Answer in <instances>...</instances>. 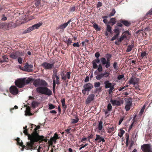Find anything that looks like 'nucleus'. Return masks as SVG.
I'll return each mask as SVG.
<instances>
[{
	"instance_id": "nucleus-1",
	"label": "nucleus",
	"mask_w": 152,
	"mask_h": 152,
	"mask_svg": "<svg viewBox=\"0 0 152 152\" xmlns=\"http://www.w3.org/2000/svg\"><path fill=\"white\" fill-rule=\"evenodd\" d=\"M23 133L28 137V139L30 140L29 141L27 142V147L29 149H35L37 148L36 146L35 143L36 142L35 140L34 137L32 136L33 135V132L31 134H29L28 133L27 129L24 130Z\"/></svg>"
},
{
	"instance_id": "nucleus-2",
	"label": "nucleus",
	"mask_w": 152,
	"mask_h": 152,
	"mask_svg": "<svg viewBox=\"0 0 152 152\" xmlns=\"http://www.w3.org/2000/svg\"><path fill=\"white\" fill-rule=\"evenodd\" d=\"M31 131H33V135L32 136L34 137L35 140L36 142L39 140H41L44 136L43 135L40 136L39 134V131L37 130L40 128V126L39 125L36 126V125L33 124L31 125Z\"/></svg>"
},
{
	"instance_id": "nucleus-3",
	"label": "nucleus",
	"mask_w": 152,
	"mask_h": 152,
	"mask_svg": "<svg viewBox=\"0 0 152 152\" xmlns=\"http://www.w3.org/2000/svg\"><path fill=\"white\" fill-rule=\"evenodd\" d=\"M106 55V58L102 57L100 58L101 63L103 65H105V67L106 69L109 68V69H110V68L109 67L111 65L110 60L112 57V55L109 53H107Z\"/></svg>"
},
{
	"instance_id": "nucleus-4",
	"label": "nucleus",
	"mask_w": 152,
	"mask_h": 152,
	"mask_svg": "<svg viewBox=\"0 0 152 152\" xmlns=\"http://www.w3.org/2000/svg\"><path fill=\"white\" fill-rule=\"evenodd\" d=\"M37 92L42 94L50 96L52 94V91L46 87H38L36 89Z\"/></svg>"
},
{
	"instance_id": "nucleus-5",
	"label": "nucleus",
	"mask_w": 152,
	"mask_h": 152,
	"mask_svg": "<svg viewBox=\"0 0 152 152\" xmlns=\"http://www.w3.org/2000/svg\"><path fill=\"white\" fill-rule=\"evenodd\" d=\"M93 87V85L90 83H87L84 84L83 86L84 89L82 91V93L83 95H85L86 94V92L90 91Z\"/></svg>"
},
{
	"instance_id": "nucleus-6",
	"label": "nucleus",
	"mask_w": 152,
	"mask_h": 152,
	"mask_svg": "<svg viewBox=\"0 0 152 152\" xmlns=\"http://www.w3.org/2000/svg\"><path fill=\"white\" fill-rule=\"evenodd\" d=\"M95 56L96 58L92 61V63L93 68L94 69H96L98 67V65L97 63L99 64L100 62V59L99 58L100 54L98 52H96L95 53Z\"/></svg>"
},
{
	"instance_id": "nucleus-7",
	"label": "nucleus",
	"mask_w": 152,
	"mask_h": 152,
	"mask_svg": "<svg viewBox=\"0 0 152 152\" xmlns=\"http://www.w3.org/2000/svg\"><path fill=\"white\" fill-rule=\"evenodd\" d=\"M41 66L46 70H51L54 67V63L50 64L46 62L42 63Z\"/></svg>"
},
{
	"instance_id": "nucleus-8",
	"label": "nucleus",
	"mask_w": 152,
	"mask_h": 152,
	"mask_svg": "<svg viewBox=\"0 0 152 152\" xmlns=\"http://www.w3.org/2000/svg\"><path fill=\"white\" fill-rule=\"evenodd\" d=\"M25 81L23 78L19 79L15 81V85L18 87L21 88L25 86Z\"/></svg>"
},
{
	"instance_id": "nucleus-9",
	"label": "nucleus",
	"mask_w": 152,
	"mask_h": 152,
	"mask_svg": "<svg viewBox=\"0 0 152 152\" xmlns=\"http://www.w3.org/2000/svg\"><path fill=\"white\" fill-rule=\"evenodd\" d=\"M22 54L21 52L20 51H16L12 53L10 55V57L13 59H16L18 57L22 56Z\"/></svg>"
},
{
	"instance_id": "nucleus-10",
	"label": "nucleus",
	"mask_w": 152,
	"mask_h": 152,
	"mask_svg": "<svg viewBox=\"0 0 152 152\" xmlns=\"http://www.w3.org/2000/svg\"><path fill=\"white\" fill-rule=\"evenodd\" d=\"M33 65L29 64L28 63L26 62L24 66V71L29 72H32L33 71Z\"/></svg>"
},
{
	"instance_id": "nucleus-11",
	"label": "nucleus",
	"mask_w": 152,
	"mask_h": 152,
	"mask_svg": "<svg viewBox=\"0 0 152 152\" xmlns=\"http://www.w3.org/2000/svg\"><path fill=\"white\" fill-rule=\"evenodd\" d=\"M141 149L144 152H151V147L149 144H143L141 146Z\"/></svg>"
},
{
	"instance_id": "nucleus-12",
	"label": "nucleus",
	"mask_w": 152,
	"mask_h": 152,
	"mask_svg": "<svg viewBox=\"0 0 152 152\" xmlns=\"http://www.w3.org/2000/svg\"><path fill=\"white\" fill-rule=\"evenodd\" d=\"M56 80L55 78V77H52V79L53 80V91L54 92L55 91V88L56 87V84L59 85L60 84V83L59 80V76L57 77H56Z\"/></svg>"
},
{
	"instance_id": "nucleus-13",
	"label": "nucleus",
	"mask_w": 152,
	"mask_h": 152,
	"mask_svg": "<svg viewBox=\"0 0 152 152\" xmlns=\"http://www.w3.org/2000/svg\"><path fill=\"white\" fill-rule=\"evenodd\" d=\"M71 20H69L66 23H64L63 24L58 26L56 28V30L61 29L64 30V29L71 22Z\"/></svg>"
},
{
	"instance_id": "nucleus-14",
	"label": "nucleus",
	"mask_w": 152,
	"mask_h": 152,
	"mask_svg": "<svg viewBox=\"0 0 152 152\" xmlns=\"http://www.w3.org/2000/svg\"><path fill=\"white\" fill-rule=\"evenodd\" d=\"M10 92L13 95H16L19 92L18 89L15 86H11L10 88Z\"/></svg>"
},
{
	"instance_id": "nucleus-15",
	"label": "nucleus",
	"mask_w": 152,
	"mask_h": 152,
	"mask_svg": "<svg viewBox=\"0 0 152 152\" xmlns=\"http://www.w3.org/2000/svg\"><path fill=\"white\" fill-rule=\"evenodd\" d=\"M139 80V79L136 77H132L129 80V82L130 84L135 85L138 83Z\"/></svg>"
},
{
	"instance_id": "nucleus-16",
	"label": "nucleus",
	"mask_w": 152,
	"mask_h": 152,
	"mask_svg": "<svg viewBox=\"0 0 152 152\" xmlns=\"http://www.w3.org/2000/svg\"><path fill=\"white\" fill-rule=\"evenodd\" d=\"M94 94H90L86 101V104H87L90 103L91 102L94 100Z\"/></svg>"
},
{
	"instance_id": "nucleus-17",
	"label": "nucleus",
	"mask_w": 152,
	"mask_h": 152,
	"mask_svg": "<svg viewBox=\"0 0 152 152\" xmlns=\"http://www.w3.org/2000/svg\"><path fill=\"white\" fill-rule=\"evenodd\" d=\"M16 140L17 141V144L19 145H20L22 146L23 148H25L26 149H27V150H32V149H29L28 147H27V145L26 146L25 145H23V143L22 141H21L20 142V140L19 138L17 137V139H16Z\"/></svg>"
},
{
	"instance_id": "nucleus-18",
	"label": "nucleus",
	"mask_w": 152,
	"mask_h": 152,
	"mask_svg": "<svg viewBox=\"0 0 152 152\" xmlns=\"http://www.w3.org/2000/svg\"><path fill=\"white\" fill-rule=\"evenodd\" d=\"M71 72H66V75H65L63 73L61 74V77L62 80H66V78L69 79H70V75Z\"/></svg>"
},
{
	"instance_id": "nucleus-19",
	"label": "nucleus",
	"mask_w": 152,
	"mask_h": 152,
	"mask_svg": "<svg viewBox=\"0 0 152 152\" xmlns=\"http://www.w3.org/2000/svg\"><path fill=\"white\" fill-rule=\"evenodd\" d=\"M118 22L121 23L126 27H129L131 25V23L126 20L121 19L118 21Z\"/></svg>"
},
{
	"instance_id": "nucleus-20",
	"label": "nucleus",
	"mask_w": 152,
	"mask_h": 152,
	"mask_svg": "<svg viewBox=\"0 0 152 152\" xmlns=\"http://www.w3.org/2000/svg\"><path fill=\"white\" fill-rule=\"evenodd\" d=\"M5 26L6 27V29L8 30L11 29L12 27H15L16 25L15 23H13L12 22H10L8 23H5Z\"/></svg>"
},
{
	"instance_id": "nucleus-21",
	"label": "nucleus",
	"mask_w": 152,
	"mask_h": 152,
	"mask_svg": "<svg viewBox=\"0 0 152 152\" xmlns=\"http://www.w3.org/2000/svg\"><path fill=\"white\" fill-rule=\"evenodd\" d=\"M96 137L94 140L95 142H100L101 141H102L103 142H104L105 141L104 138L100 137L99 135L96 134Z\"/></svg>"
},
{
	"instance_id": "nucleus-22",
	"label": "nucleus",
	"mask_w": 152,
	"mask_h": 152,
	"mask_svg": "<svg viewBox=\"0 0 152 152\" xmlns=\"http://www.w3.org/2000/svg\"><path fill=\"white\" fill-rule=\"evenodd\" d=\"M42 23L41 22H39L33 25L32 26L30 27L31 31L33 30L36 29L38 28L39 27H40L42 25Z\"/></svg>"
},
{
	"instance_id": "nucleus-23",
	"label": "nucleus",
	"mask_w": 152,
	"mask_h": 152,
	"mask_svg": "<svg viewBox=\"0 0 152 152\" xmlns=\"http://www.w3.org/2000/svg\"><path fill=\"white\" fill-rule=\"evenodd\" d=\"M103 122L102 121H99V123L98 125V129L99 131V132L101 131L102 132H104V129L103 126Z\"/></svg>"
},
{
	"instance_id": "nucleus-24",
	"label": "nucleus",
	"mask_w": 152,
	"mask_h": 152,
	"mask_svg": "<svg viewBox=\"0 0 152 152\" xmlns=\"http://www.w3.org/2000/svg\"><path fill=\"white\" fill-rule=\"evenodd\" d=\"M132 104V101L131 100H128L126 103V104L125 106V109L126 111H128L130 109V107Z\"/></svg>"
},
{
	"instance_id": "nucleus-25",
	"label": "nucleus",
	"mask_w": 152,
	"mask_h": 152,
	"mask_svg": "<svg viewBox=\"0 0 152 152\" xmlns=\"http://www.w3.org/2000/svg\"><path fill=\"white\" fill-rule=\"evenodd\" d=\"M110 101L112 105L113 106L116 105L118 106L121 105V102L119 101L111 99Z\"/></svg>"
},
{
	"instance_id": "nucleus-26",
	"label": "nucleus",
	"mask_w": 152,
	"mask_h": 152,
	"mask_svg": "<svg viewBox=\"0 0 152 152\" xmlns=\"http://www.w3.org/2000/svg\"><path fill=\"white\" fill-rule=\"evenodd\" d=\"M105 85L104 87L105 88H108L111 87L112 86V83H110L108 80L105 81L104 82Z\"/></svg>"
},
{
	"instance_id": "nucleus-27",
	"label": "nucleus",
	"mask_w": 152,
	"mask_h": 152,
	"mask_svg": "<svg viewBox=\"0 0 152 152\" xmlns=\"http://www.w3.org/2000/svg\"><path fill=\"white\" fill-rule=\"evenodd\" d=\"M33 84L35 87H41L40 79H36L34 81Z\"/></svg>"
},
{
	"instance_id": "nucleus-28",
	"label": "nucleus",
	"mask_w": 152,
	"mask_h": 152,
	"mask_svg": "<svg viewBox=\"0 0 152 152\" xmlns=\"http://www.w3.org/2000/svg\"><path fill=\"white\" fill-rule=\"evenodd\" d=\"M77 10L76 7L75 6H70L69 10V14L73 13L74 12H75Z\"/></svg>"
},
{
	"instance_id": "nucleus-29",
	"label": "nucleus",
	"mask_w": 152,
	"mask_h": 152,
	"mask_svg": "<svg viewBox=\"0 0 152 152\" xmlns=\"http://www.w3.org/2000/svg\"><path fill=\"white\" fill-rule=\"evenodd\" d=\"M102 66H105V65H103L101 63L98 66V67L96 69H97V70L99 72H101L103 71V69Z\"/></svg>"
},
{
	"instance_id": "nucleus-30",
	"label": "nucleus",
	"mask_w": 152,
	"mask_h": 152,
	"mask_svg": "<svg viewBox=\"0 0 152 152\" xmlns=\"http://www.w3.org/2000/svg\"><path fill=\"white\" fill-rule=\"evenodd\" d=\"M23 79L25 81V85L26 84L29 83H30V82L33 81L34 80V79L33 78H28L27 80H26L25 78H23Z\"/></svg>"
},
{
	"instance_id": "nucleus-31",
	"label": "nucleus",
	"mask_w": 152,
	"mask_h": 152,
	"mask_svg": "<svg viewBox=\"0 0 152 152\" xmlns=\"http://www.w3.org/2000/svg\"><path fill=\"white\" fill-rule=\"evenodd\" d=\"M124 38L121 36L119 38L117 39V41H115V44L116 45H119L120 43L124 39Z\"/></svg>"
},
{
	"instance_id": "nucleus-32",
	"label": "nucleus",
	"mask_w": 152,
	"mask_h": 152,
	"mask_svg": "<svg viewBox=\"0 0 152 152\" xmlns=\"http://www.w3.org/2000/svg\"><path fill=\"white\" fill-rule=\"evenodd\" d=\"M100 73L97 75L96 77V79L99 80H101L102 78L104 77L103 73L101 72Z\"/></svg>"
},
{
	"instance_id": "nucleus-33",
	"label": "nucleus",
	"mask_w": 152,
	"mask_h": 152,
	"mask_svg": "<svg viewBox=\"0 0 152 152\" xmlns=\"http://www.w3.org/2000/svg\"><path fill=\"white\" fill-rule=\"evenodd\" d=\"M61 102L62 103V107H63V109H64V110H65L66 107L67 106L65 104V98H64L63 99H61Z\"/></svg>"
},
{
	"instance_id": "nucleus-34",
	"label": "nucleus",
	"mask_w": 152,
	"mask_h": 152,
	"mask_svg": "<svg viewBox=\"0 0 152 152\" xmlns=\"http://www.w3.org/2000/svg\"><path fill=\"white\" fill-rule=\"evenodd\" d=\"M116 18H111L110 19V21L108 23H112V25H113L115 24L116 22Z\"/></svg>"
},
{
	"instance_id": "nucleus-35",
	"label": "nucleus",
	"mask_w": 152,
	"mask_h": 152,
	"mask_svg": "<svg viewBox=\"0 0 152 152\" xmlns=\"http://www.w3.org/2000/svg\"><path fill=\"white\" fill-rule=\"evenodd\" d=\"M134 45H129L127 47V49L126 50L127 52H129L131 51L132 49L134 48Z\"/></svg>"
},
{
	"instance_id": "nucleus-36",
	"label": "nucleus",
	"mask_w": 152,
	"mask_h": 152,
	"mask_svg": "<svg viewBox=\"0 0 152 152\" xmlns=\"http://www.w3.org/2000/svg\"><path fill=\"white\" fill-rule=\"evenodd\" d=\"M106 26L107 28L106 29V31L110 32V33H111L112 32V27L108 24H107Z\"/></svg>"
},
{
	"instance_id": "nucleus-37",
	"label": "nucleus",
	"mask_w": 152,
	"mask_h": 152,
	"mask_svg": "<svg viewBox=\"0 0 152 152\" xmlns=\"http://www.w3.org/2000/svg\"><path fill=\"white\" fill-rule=\"evenodd\" d=\"M76 119H72L71 123L72 124H75L78 122L79 119L77 116L75 117Z\"/></svg>"
},
{
	"instance_id": "nucleus-38",
	"label": "nucleus",
	"mask_w": 152,
	"mask_h": 152,
	"mask_svg": "<svg viewBox=\"0 0 152 152\" xmlns=\"http://www.w3.org/2000/svg\"><path fill=\"white\" fill-rule=\"evenodd\" d=\"M40 83L41 87L42 86H46L48 84L46 82L43 80H40Z\"/></svg>"
},
{
	"instance_id": "nucleus-39",
	"label": "nucleus",
	"mask_w": 152,
	"mask_h": 152,
	"mask_svg": "<svg viewBox=\"0 0 152 152\" xmlns=\"http://www.w3.org/2000/svg\"><path fill=\"white\" fill-rule=\"evenodd\" d=\"M114 33H115V34L119 36L120 33V31L119 28H117L114 29Z\"/></svg>"
},
{
	"instance_id": "nucleus-40",
	"label": "nucleus",
	"mask_w": 152,
	"mask_h": 152,
	"mask_svg": "<svg viewBox=\"0 0 152 152\" xmlns=\"http://www.w3.org/2000/svg\"><path fill=\"white\" fill-rule=\"evenodd\" d=\"M65 42L67 43L68 47L69 45H71L72 43V40L70 38L68 39H66Z\"/></svg>"
},
{
	"instance_id": "nucleus-41",
	"label": "nucleus",
	"mask_w": 152,
	"mask_h": 152,
	"mask_svg": "<svg viewBox=\"0 0 152 152\" xmlns=\"http://www.w3.org/2000/svg\"><path fill=\"white\" fill-rule=\"evenodd\" d=\"M116 12V11L115 9H113L112 10V11L110 12L109 15V16L110 17L113 16Z\"/></svg>"
},
{
	"instance_id": "nucleus-42",
	"label": "nucleus",
	"mask_w": 152,
	"mask_h": 152,
	"mask_svg": "<svg viewBox=\"0 0 152 152\" xmlns=\"http://www.w3.org/2000/svg\"><path fill=\"white\" fill-rule=\"evenodd\" d=\"M113 66L114 68V69L116 70H117L118 68V63L116 62H115L113 63Z\"/></svg>"
},
{
	"instance_id": "nucleus-43",
	"label": "nucleus",
	"mask_w": 152,
	"mask_h": 152,
	"mask_svg": "<svg viewBox=\"0 0 152 152\" xmlns=\"http://www.w3.org/2000/svg\"><path fill=\"white\" fill-rule=\"evenodd\" d=\"M49 106L48 109L52 110L55 108L56 106L52 104H48Z\"/></svg>"
},
{
	"instance_id": "nucleus-44",
	"label": "nucleus",
	"mask_w": 152,
	"mask_h": 152,
	"mask_svg": "<svg viewBox=\"0 0 152 152\" xmlns=\"http://www.w3.org/2000/svg\"><path fill=\"white\" fill-rule=\"evenodd\" d=\"M103 73L104 77L107 78L109 77V75L110 74V72H105Z\"/></svg>"
},
{
	"instance_id": "nucleus-45",
	"label": "nucleus",
	"mask_w": 152,
	"mask_h": 152,
	"mask_svg": "<svg viewBox=\"0 0 152 152\" xmlns=\"http://www.w3.org/2000/svg\"><path fill=\"white\" fill-rule=\"evenodd\" d=\"M94 28L96 30L99 31L100 30V28L98 27V25L96 23H94V25L93 26Z\"/></svg>"
},
{
	"instance_id": "nucleus-46",
	"label": "nucleus",
	"mask_w": 152,
	"mask_h": 152,
	"mask_svg": "<svg viewBox=\"0 0 152 152\" xmlns=\"http://www.w3.org/2000/svg\"><path fill=\"white\" fill-rule=\"evenodd\" d=\"M101 85L100 83L99 82H95L94 83V86L95 88L99 87Z\"/></svg>"
},
{
	"instance_id": "nucleus-47",
	"label": "nucleus",
	"mask_w": 152,
	"mask_h": 152,
	"mask_svg": "<svg viewBox=\"0 0 152 152\" xmlns=\"http://www.w3.org/2000/svg\"><path fill=\"white\" fill-rule=\"evenodd\" d=\"M114 85H112V86L109 88L110 89L108 90V93L109 94H111L112 93V91L114 88Z\"/></svg>"
},
{
	"instance_id": "nucleus-48",
	"label": "nucleus",
	"mask_w": 152,
	"mask_h": 152,
	"mask_svg": "<svg viewBox=\"0 0 152 152\" xmlns=\"http://www.w3.org/2000/svg\"><path fill=\"white\" fill-rule=\"evenodd\" d=\"M124 131L122 129H121V130L118 135L120 137H121L123 136V134H124Z\"/></svg>"
},
{
	"instance_id": "nucleus-49",
	"label": "nucleus",
	"mask_w": 152,
	"mask_h": 152,
	"mask_svg": "<svg viewBox=\"0 0 152 152\" xmlns=\"http://www.w3.org/2000/svg\"><path fill=\"white\" fill-rule=\"evenodd\" d=\"M31 28H30V27H29L26 30H25V31H23V34H26L27 33L30 32V31H32L31 30Z\"/></svg>"
},
{
	"instance_id": "nucleus-50",
	"label": "nucleus",
	"mask_w": 152,
	"mask_h": 152,
	"mask_svg": "<svg viewBox=\"0 0 152 152\" xmlns=\"http://www.w3.org/2000/svg\"><path fill=\"white\" fill-rule=\"evenodd\" d=\"M31 104H32V106L33 107V108H34L37 105V102H36L35 101H33L32 102Z\"/></svg>"
},
{
	"instance_id": "nucleus-51",
	"label": "nucleus",
	"mask_w": 152,
	"mask_h": 152,
	"mask_svg": "<svg viewBox=\"0 0 152 152\" xmlns=\"http://www.w3.org/2000/svg\"><path fill=\"white\" fill-rule=\"evenodd\" d=\"M72 45L74 47H77V48H79L80 46L78 42L73 43Z\"/></svg>"
},
{
	"instance_id": "nucleus-52",
	"label": "nucleus",
	"mask_w": 152,
	"mask_h": 152,
	"mask_svg": "<svg viewBox=\"0 0 152 152\" xmlns=\"http://www.w3.org/2000/svg\"><path fill=\"white\" fill-rule=\"evenodd\" d=\"M7 19V18L5 16L4 14H3L2 15V18L1 20L2 21H4L6 20Z\"/></svg>"
},
{
	"instance_id": "nucleus-53",
	"label": "nucleus",
	"mask_w": 152,
	"mask_h": 152,
	"mask_svg": "<svg viewBox=\"0 0 152 152\" xmlns=\"http://www.w3.org/2000/svg\"><path fill=\"white\" fill-rule=\"evenodd\" d=\"M147 54L146 53V52L144 51V52H141V57H142V58H143L145 56L147 55Z\"/></svg>"
},
{
	"instance_id": "nucleus-54",
	"label": "nucleus",
	"mask_w": 152,
	"mask_h": 152,
	"mask_svg": "<svg viewBox=\"0 0 152 152\" xmlns=\"http://www.w3.org/2000/svg\"><path fill=\"white\" fill-rule=\"evenodd\" d=\"M118 36L116 34H115L114 36L111 39V41H113L116 39H117L118 37Z\"/></svg>"
},
{
	"instance_id": "nucleus-55",
	"label": "nucleus",
	"mask_w": 152,
	"mask_h": 152,
	"mask_svg": "<svg viewBox=\"0 0 152 152\" xmlns=\"http://www.w3.org/2000/svg\"><path fill=\"white\" fill-rule=\"evenodd\" d=\"M102 6V3L100 1L98 2L97 4H96L97 8H99Z\"/></svg>"
},
{
	"instance_id": "nucleus-56",
	"label": "nucleus",
	"mask_w": 152,
	"mask_h": 152,
	"mask_svg": "<svg viewBox=\"0 0 152 152\" xmlns=\"http://www.w3.org/2000/svg\"><path fill=\"white\" fill-rule=\"evenodd\" d=\"M145 106L144 105L143 106L142 108V109H141V110H140V111L139 113V114H140V115H141L143 113L144 110V109H145Z\"/></svg>"
},
{
	"instance_id": "nucleus-57",
	"label": "nucleus",
	"mask_w": 152,
	"mask_h": 152,
	"mask_svg": "<svg viewBox=\"0 0 152 152\" xmlns=\"http://www.w3.org/2000/svg\"><path fill=\"white\" fill-rule=\"evenodd\" d=\"M40 1L39 0H37L35 3V5L37 6H38L40 3Z\"/></svg>"
},
{
	"instance_id": "nucleus-58",
	"label": "nucleus",
	"mask_w": 152,
	"mask_h": 152,
	"mask_svg": "<svg viewBox=\"0 0 152 152\" xmlns=\"http://www.w3.org/2000/svg\"><path fill=\"white\" fill-rule=\"evenodd\" d=\"M18 61L20 64H22V63L23 59L21 57H18Z\"/></svg>"
},
{
	"instance_id": "nucleus-59",
	"label": "nucleus",
	"mask_w": 152,
	"mask_h": 152,
	"mask_svg": "<svg viewBox=\"0 0 152 152\" xmlns=\"http://www.w3.org/2000/svg\"><path fill=\"white\" fill-rule=\"evenodd\" d=\"M129 135H128L126 136V146H128V141H129Z\"/></svg>"
},
{
	"instance_id": "nucleus-60",
	"label": "nucleus",
	"mask_w": 152,
	"mask_h": 152,
	"mask_svg": "<svg viewBox=\"0 0 152 152\" xmlns=\"http://www.w3.org/2000/svg\"><path fill=\"white\" fill-rule=\"evenodd\" d=\"M112 108V106L110 103L109 104L107 105V109L108 110H110Z\"/></svg>"
},
{
	"instance_id": "nucleus-61",
	"label": "nucleus",
	"mask_w": 152,
	"mask_h": 152,
	"mask_svg": "<svg viewBox=\"0 0 152 152\" xmlns=\"http://www.w3.org/2000/svg\"><path fill=\"white\" fill-rule=\"evenodd\" d=\"M114 128L113 127H112L111 128H109L108 130V132L109 133H111L113 131H114Z\"/></svg>"
},
{
	"instance_id": "nucleus-62",
	"label": "nucleus",
	"mask_w": 152,
	"mask_h": 152,
	"mask_svg": "<svg viewBox=\"0 0 152 152\" xmlns=\"http://www.w3.org/2000/svg\"><path fill=\"white\" fill-rule=\"evenodd\" d=\"M124 77V76L123 75H119L118 77V79L119 80H121Z\"/></svg>"
},
{
	"instance_id": "nucleus-63",
	"label": "nucleus",
	"mask_w": 152,
	"mask_h": 152,
	"mask_svg": "<svg viewBox=\"0 0 152 152\" xmlns=\"http://www.w3.org/2000/svg\"><path fill=\"white\" fill-rule=\"evenodd\" d=\"M50 140L52 142H54L55 143L56 142V139L54 137L51 138Z\"/></svg>"
},
{
	"instance_id": "nucleus-64",
	"label": "nucleus",
	"mask_w": 152,
	"mask_h": 152,
	"mask_svg": "<svg viewBox=\"0 0 152 152\" xmlns=\"http://www.w3.org/2000/svg\"><path fill=\"white\" fill-rule=\"evenodd\" d=\"M147 15H152V8L149 10L148 12L147 13Z\"/></svg>"
}]
</instances>
